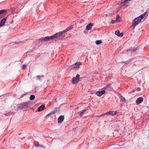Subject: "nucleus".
<instances>
[{
    "label": "nucleus",
    "instance_id": "nucleus-1",
    "mask_svg": "<svg viewBox=\"0 0 149 149\" xmlns=\"http://www.w3.org/2000/svg\"><path fill=\"white\" fill-rule=\"evenodd\" d=\"M70 29V28H68L62 32L57 33L51 36H47L44 38H40V39L42 40H51L55 38H57L59 39H62L63 37L64 36L63 34V33L64 32H66Z\"/></svg>",
    "mask_w": 149,
    "mask_h": 149
},
{
    "label": "nucleus",
    "instance_id": "nucleus-2",
    "mask_svg": "<svg viewBox=\"0 0 149 149\" xmlns=\"http://www.w3.org/2000/svg\"><path fill=\"white\" fill-rule=\"evenodd\" d=\"M148 15V13L146 12H145L139 16L135 18L133 22V25L136 26L139 23L143 21L144 19Z\"/></svg>",
    "mask_w": 149,
    "mask_h": 149
},
{
    "label": "nucleus",
    "instance_id": "nucleus-3",
    "mask_svg": "<svg viewBox=\"0 0 149 149\" xmlns=\"http://www.w3.org/2000/svg\"><path fill=\"white\" fill-rule=\"evenodd\" d=\"M80 75L79 74L77 75L75 77H73L72 80V83L73 84L77 83L79 80Z\"/></svg>",
    "mask_w": 149,
    "mask_h": 149
},
{
    "label": "nucleus",
    "instance_id": "nucleus-4",
    "mask_svg": "<svg viewBox=\"0 0 149 149\" xmlns=\"http://www.w3.org/2000/svg\"><path fill=\"white\" fill-rule=\"evenodd\" d=\"M105 91L104 90L101 91H98L96 92V94L97 95L100 96L103 94H105Z\"/></svg>",
    "mask_w": 149,
    "mask_h": 149
},
{
    "label": "nucleus",
    "instance_id": "nucleus-5",
    "mask_svg": "<svg viewBox=\"0 0 149 149\" xmlns=\"http://www.w3.org/2000/svg\"><path fill=\"white\" fill-rule=\"evenodd\" d=\"M6 19L7 18L5 17L1 20L0 23V27H2L4 25V24L6 21Z\"/></svg>",
    "mask_w": 149,
    "mask_h": 149
},
{
    "label": "nucleus",
    "instance_id": "nucleus-6",
    "mask_svg": "<svg viewBox=\"0 0 149 149\" xmlns=\"http://www.w3.org/2000/svg\"><path fill=\"white\" fill-rule=\"evenodd\" d=\"M93 24L92 23H90L87 25L86 27V29L87 30H89L92 28V27L93 26Z\"/></svg>",
    "mask_w": 149,
    "mask_h": 149
},
{
    "label": "nucleus",
    "instance_id": "nucleus-7",
    "mask_svg": "<svg viewBox=\"0 0 149 149\" xmlns=\"http://www.w3.org/2000/svg\"><path fill=\"white\" fill-rule=\"evenodd\" d=\"M64 117L63 116H61L58 118V123H61L64 120Z\"/></svg>",
    "mask_w": 149,
    "mask_h": 149
},
{
    "label": "nucleus",
    "instance_id": "nucleus-8",
    "mask_svg": "<svg viewBox=\"0 0 149 149\" xmlns=\"http://www.w3.org/2000/svg\"><path fill=\"white\" fill-rule=\"evenodd\" d=\"M143 101V99L141 97H139L136 100V102L137 104H140Z\"/></svg>",
    "mask_w": 149,
    "mask_h": 149
},
{
    "label": "nucleus",
    "instance_id": "nucleus-9",
    "mask_svg": "<svg viewBox=\"0 0 149 149\" xmlns=\"http://www.w3.org/2000/svg\"><path fill=\"white\" fill-rule=\"evenodd\" d=\"M117 113V112L116 111H110L109 112H107L105 114H107L108 113H109L110 115H112V116H114Z\"/></svg>",
    "mask_w": 149,
    "mask_h": 149
},
{
    "label": "nucleus",
    "instance_id": "nucleus-10",
    "mask_svg": "<svg viewBox=\"0 0 149 149\" xmlns=\"http://www.w3.org/2000/svg\"><path fill=\"white\" fill-rule=\"evenodd\" d=\"M45 108V105L42 104L39 107L38 109V111H40L44 109Z\"/></svg>",
    "mask_w": 149,
    "mask_h": 149
},
{
    "label": "nucleus",
    "instance_id": "nucleus-11",
    "mask_svg": "<svg viewBox=\"0 0 149 149\" xmlns=\"http://www.w3.org/2000/svg\"><path fill=\"white\" fill-rule=\"evenodd\" d=\"M115 33L116 35L118 36H123V33H120L119 31L118 30H117L116 31Z\"/></svg>",
    "mask_w": 149,
    "mask_h": 149
},
{
    "label": "nucleus",
    "instance_id": "nucleus-12",
    "mask_svg": "<svg viewBox=\"0 0 149 149\" xmlns=\"http://www.w3.org/2000/svg\"><path fill=\"white\" fill-rule=\"evenodd\" d=\"M85 111V110H83L81 111L78 113V114L81 117L83 116V114H84V112Z\"/></svg>",
    "mask_w": 149,
    "mask_h": 149
},
{
    "label": "nucleus",
    "instance_id": "nucleus-13",
    "mask_svg": "<svg viewBox=\"0 0 149 149\" xmlns=\"http://www.w3.org/2000/svg\"><path fill=\"white\" fill-rule=\"evenodd\" d=\"M130 0H125L123 2H122L121 3V5L122 6H123L125 4H126L129 1H130Z\"/></svg>",
    "mask_w": 149,
    "mask_h": 149
},
{
    "label": "nucleus",
    "instance_id": "nucleus-14",
    "mask_svg": "<svg viewBox=\"0 0 149 149\" xmlns=\"http://www.w3.org/2000/svg\"><path fill=\"white\" fill-rule=\"evenodd\" d=\"M81 64V63L80 62H77L75 63L73 65H77V68H79V65H80Z\"/></svg>",
    "mask_w": 149,
    "mask_h": 149
},
{
    "label": "nucleus",
    "instance_id": "nucleus-15",
    "mask_svg": "<svg viewBox=\"0 0 149 149\" xmlns=\"http://www.w3.org/2000/svg\"><path fill=\"white\" fill-rule=\"evenodd\" d=\"M120 18L119 15H117L116 16V21L117 22L120 21Z\"/></svg>",
    "mask_w": 149,
    "mask_h": 149
},
{
    "label": "nucleus",
    "instance_id": "nucleus-16",
    "mask_svg": "<svg viewBox=\"0 0 149 149\" xmlns=\"http://www.w3.org/2000/svg\"><path fill=\"white\" fill-rule=\"evenodd\" d=\"M35 98V96L34 95H31L30 96L29 99L30 100H33Z\"/></svg>",
    "mask_w": 149,
    "mask_h": 149
},
{
    "label": "nucleus",
    "instance_id": "nucleus-17",
    "mask_svg": "<svg viewBox=\"0 0 149 149\" xmlns=\"http://www.w3.org/2000/svg\"><path fill=\"white\" fill-rule=\"evenodd\" d=\"M102 41L101 40H97L96 42V43L97 45H99L101 43Z\"/></svg>",
    "mask_w": 149,
    "mask_h": 149
},
{
    "label": "nucleus",
    "instance_id": "nucleus-18",
    "mask_svg": "<svg viewBox=\"0 0 149 149\" xmlns=\"http://www.w3.org/2000/svg\"><path fill=\"white\" fill-rule=\"evenodd\" d=\"M120 100L121 101H125V99L123 97H121L120 98Z\"/></svg>",
    "mask_w": 149,
    "mask_h": 149
},
{
    "label": "nucleus",
    "instance_id": "nucleus-19",
    "mask_svg": "<svg viewBox=\"0 0 149 149\" xmlns=\"http://www.w3.org/2000/svg\"><path fill=\"white\" fill-rule=\"evenodd\" d=\"M6 11V10H0V14H1L3 13L4 12Z\"/></svg>",
    "mask_w": 149,
    "mask_h": 149
},
{
    "label": "nucleus",
    "instance_id": "nucleus-20",
    "mask_svg": "<svg viewBox=\"0 0 149 149\" xmlns=\"http://www.w3.org/2000/svg\"><path fill=\"white\" fill-rule=\"evenodd\" d=\"M116 22H117V21H116V20L115 21V20H113L111 21V23L112 24H113V23H114Z\"/></svg>",
    "mask_w": 149,
    "mask_h": 149
},
{
    "label": "nucleus",
    "instance_id": "nucleus-21",
    "mask_svg": "<svg viewBox=\"0 0 149 149\" xmlns=\"http://www.w3.org/2000/svg\"><path fill=\"white\" fill-rule=\"evenodd\" d=\"M131 51L132 52H134L136 50V49H131Z\"/></svg>",
    "mask_w": 149,
    "mask_h": 149
},
{
    "label": "nucleus",
    "instance_id": "nucleus-22",
    "mask_svg": "<svg viewBox=\"0 0 149 149\" xmlns=\"http://www.w3.org/2000/svg\"><path fill=\"white\" fill-rule=\"evenodd\" d=\"M26 65H23L22 66V68H24L25 67H26Z\"/></svg>",
    "mask_w": 149,
    "mask_h": 149
},
{
    "label": "nucleus",
    "instance_id": "nucleus-23",
    "mask_svg": "<svg viewBox=\"0 0 149 149\" xmlns=\"http://www.w3.org/2000/svg\"><path fill=\"white\" fill-rule=\"evenodd\" d=\"M37 77H38V79H40V76H38Z\"/></svg>",
    "mask_w": 149,
    "mask_h": 149
},
{
    "label": "nucleus",
    "instance_id": "nucleus-24",
    "mask_svg": "<svg viewBox=\"0 0 149 149\" xmlns=\"http://www.w3.org/2000/svg\"><path fill=\"white\" fill-rule=\"evenodd\" d=\"M103 115H101V116H102Z\"/></svg>",
    "mask_w": 149,
    "mask_h": 149
}]
</instances>
